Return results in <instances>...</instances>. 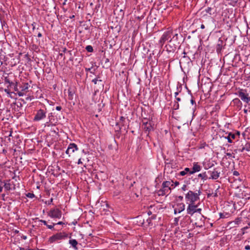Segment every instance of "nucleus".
I'll return each instance as SVG.
<instances>
[{
	"instance_id": "obj_46",
	"label": "nucleus",
	"mask_w": 250,
	"mask_h": 250,
	"mask_svg": "<svg viewBox=\"0 0 250 250\" xmlns=\"http://www.w3.org/2000/svg\"><path fill=\"white\" fill-rule=\"evenodd\" d=\"M245 249L246 250H250V246H249V245L246 246L245 247Z\"/></svg>"
},
{
	"instance_id": "obj_36",
	"label": "nucleus",
	"mask_w": 250,
	"mask_h": 250,
	"mask_svg": "<svg viewBox=\"0 0 250 250\" xmlns=\"http://www.w3.org/2000/svg\"><path fill=\"white\" fill-rule=\"evenodd\" d=\"M233 175L235 176H238L239 175V173L237 171H233Z\"/></svg>"
},
{
	"instance_id": "obj_22",
	"label": "nucleus",
	"mask_w": 250,
	"mask_h": 250,
	"mask_svg": "<svg viewBox=\"0 0 250 250\" xmlns=\"http://www.w3.org/2000/svg\"><path fill=\"white\" fill-rule=\"evenodd\" d=\"M183 54H184V55L183 57V58L180 60V63H181L182 62H184V61H186V62H189L190 60V58L186 56V53L185 51L183 52Z\"/></svg>"
},
{
	"instance_id": "obj_9",
	"label": "nucleus",
	"mask_w": 250,
	"mask_h": 250,
	"mask_svg": "<svg viewBox=\"0 0 250 250\" xmlns=\"http://www.w3.org/2000/svg\"><path fill=\"white\" fill-rule=\"evenodd\" d=\"M48 215L52 218L60 219L62 217V211L57 208H53L48 212Z\"/></svg>"
},
{
	"instance_id": "obj_12",
	"label": "nucleus",
	"mask_w": 250,
	"mask_h": 250,
	"mask_svg": "<svg viewBox=\"0 0 250 250\" xmlns=\"http://www.w3.org/2000/svg\"><path fill=\"white\" fill-rule=\"evenodd\" d=\"M143 126L145 132L147 133V135L151 131L154 129L153 125L151 121L143 122Z\"/></svg>"
},
{
	"instance_id": "obj_6",
	"label": "nucleus",
	"mask_w": 250,
	"mask_h": 250,
	"mask_svg": "<svg viewBox=\"0 0 250 250\" xmlns=\"http://www.w3.org/2000/svg\"><path fill=\"white\" fill-rule=\"evenodd\" d=\"M236 94L246 104H249L250 102V97H249V95L246 89L239 88L236 93Z\"/></svg>"
},
{
	"instance_id": "obj_43",
	"label": "nucleus",
	"mask_w": 250,
	"mask_h": 250,
	"mask_svg": "<svg viewBox=\"0 0 250 250\" xmlns=\"http://www.w3.org/2000/svg\"><path fill=\"white\" fill-rule=\"evenodd\" d=\"M1 199L3 200V201H5L6 199L5 198V194L3 193L1 194Z\"/></svg>"
},
{
	"instance_id": "obj_42",
	"label": "nucleus",
	"mask_w": 250,
	"mask_h": 250,
	"mask_svg": "<svg viewBox=\"0 0 250 250\" xmlns=\"http://www.w3.org/2000/svg\"><path fill=\"white\" fill-rule=\"evenodd\" d=\"M181 189L182 190L185 191L187 189V186L186 185H184Z\"/></svg>"
},
{
	"instance_id": "obj_33",
	"label": "nucleus",
	"mask_w": 250,
	"mask_h": 250,
	"mask_svg": "<svg viewBox=\"0 0 250 250\" xmlns=\"http://www.w3.org/2000/svg\"><path fill=\"white\" fill-rule=\"evenodd\" d=\"M56 225V223H52V225H47L46 227L49 229H53L54 228V227Z\"/></svg>"
},
{
	"instance_id": "obj_26",
	"label": "nucleus",
	"mask_w": 250,
	"mask_h": 250,
	"mask_svg": "<svg viewBox=\"0 0 250 250\" xmlns=\"http://www.w3.org/2000/svg\"><path fill=\"white\" fill-rule=\"evenodd\" d=\"M233 102L234 104H236L238 105L241 106L242 104L241 101L238 98H235L233 100Z\"/></svg>"
},
{
	"instance_id": "obj_49",
	"label": "nucleus",
	"mask_w": 250,
	"mask_h": 250,
	"mask_svg": "<svg viewBox=\"0 0 250 250\" xmlns=\"http://www.w3.org/2000/svg\"><path fill=\"white\" fill-rule=\"evenodd\" d=\"M175 99H176V101H177V102H178L181 101V98H179V97H177L176 98H175Z\"/></svg>"
},
{
	"instance_id": "obj_38",
	"label": "nucleus",
	"mask_w": 250,
	"mask_h": 250,
	"mask_svg": "<svg viewBox=\"0 0 250 250\" xmlns=\"http://www.w3.org/2000/svg\"><path fill=\"white\" fill-rule=\"evenodd\" d=\"M241 219L239 218H237L235 220V223L236 224H239V223L241 222Z\"/></svg>"
},
{
	"instance_id": "obj_45",
	"label": "nucleus",
	"mask_w": 250,
	"mask_h": 250,
	"mask_svg": "<svg viewBox=\"0 0 250 250\" xmlns=\"http://www.w3.org/2000/svg\"><path fill=\"white\" fill-rule=\"evenodd\" d=\"M62 107L61 106H57L56 107V110L58 111H60L62 109Z\"/></svg>"
},
{
	"instance_id": "obj_24",
	"label": "nucleus",
	"mask_w": 250,
	"mask_h": 250,
	"mask_svg": "<svg viewBox=\"0 0 250 250\" xmlns=\"http://www.w3.org/2000/svg\"><path fill=\"white\" fill-rule=\"evenodd\" d=\"M195 225L198 228H202L205 225V223L203 221L200 220L199 222H196L195 223Z\"/></svg>"
},
{
	"instance_id": "obj_2",
	"label": "nucleus",
	"mask_w": 250,
	"mask_h": 250,
	"mask_svg": "<svg viewBox=\"0 0 250 250\" xmlns=\"http://www.w3.org/2000/svg\"><path fill=\"white\" fill-rule=\"evenodd\" d=\"M173 187V182L171 181H166L162 183V188L158 190L159 196H164L168 195L171 190V187Z\"/></svg>"
},
{
	"instance_id": "obj_60",
	"label": "nucleus",
	"mask_w": 250,
	"mask_h": 250,
	"mask_svg": "<svg viewBox=\"0 0 250 250\" xmlns=\"http://www.w3.org/2000/svg\"><path fill=\"white\" fill-rule=\"evenodd\" d=\"M123 119H125V118L123 117H121V120H123Z\"/></svg>"
},
{
	"instance_id": "obj_48",
	"label": "nucleus",
	"mask_w": 250,
	"mask_h": 250,
	"mask_svg": "<svg viewBox=\"0 0 250 250\" xmlns=\"http://www.w3.org/2000/svg\"><path fill=\"white\" fill-rule=\"evenodd\" d=\"M226 155L228 156L229 158L232 156V154L230 153H227Z\"/></svg>"
},
{
	"instance_id": "obj_62",
	"label": "nucleus",
	"mask_w": 250,
	"mask_h": 250,
	"mask_svg": "<svg viewBox=\"0 0 250 250\" xmlns=\"http://www.w3.org/2000/svg\"><path fill=\"white\" fill-rule=\"evenodd\" d=\"M25 56L26 57H27V59H29V58H28V55H25Z\"/></svg>"
},
{
	"instance_id": "obj_63",
	"label": "nucleus",
	"mask_w": 250,
	"mask_h": 250,
	"mask_svg": "<svg viewBox=\"0 0 250 250\" xmlns=\"http://www.w3.org/2000/svg\"><path fill=\"white\" fill-rule=\"evenodd\" d=\"M244 112H245V113H246V112H247V110L246 109H245V110H244Z\"/></svg>"
},
{
	"instance_id": "obj_40",
	"label": "nucleus",
	"mask_w": 250,
	"mask_h": 250,
	"mask_svg": "<svg viewBox=\"0 0 250 250\" xmlns=\"http://www.w3.org/2000/svg\"><path fill=\"white\" fill-rule=\"evenodd\" d=\"M243 146H244L243 144H242V147L240 148L239 149V151L240 152H243L245 150V149H244V147Z\"/></svg>"
},
{
	"instance_id": "obj_28",
	"label": "nucleus",
	"mask_w": 250,
	"mask_h": 250,
	"mask_svg": "<svg viewBox=\"0 0 250 250\" xmlns=\"http://www.w3.org/2000/svg\"><path fill=\"white\" fill-rule=\"evenodd\" d=\"M85 49L88 52H92L93 51V49L91 45L86 46Z\"/></svg>"
},
{
	"instance_id": "obj_50",
	"label": "nucleus",
	"mask_w": 250,
	"mask_h": 250,
	"mask_svg": "<svg viewBox=\"0 0 250 250\" xmlns=\"http://www.w3.org/2000/svg\"><path fill=\"white\" fill-rule=\"evenodd\" d=\"M180 91H178L176 92H175L174 94H175V97L176 98L177 97V96L179 94V92H180Z\"/></svg>"
},
{
	"instance_id": "obj_64",
	"label": "nucleus",
	"mask_w": 250,
	"mask_h": 250,
	"mask_svg": "<svg viewBox=\"0 0 250 250\" xmlns=\"http://www.w3.org/2000/svg\"><path fill=\"white\" fill-rule=\"evenodd\" d=\"M68 52L70 54H71V51H68Z\"/></svg>"
},
{
	"instance_id": "obj_37",
	"label": "nucleus",
	"mask_w": 250,
	"mask_h": 250,
	"mask_svg": "<svg viewBox=\"0 0 250 250\" xmlns=\"http://www.w3.org/2000/svg\"><path fill=\"white\" fill-rule=\"evenodd\" d=\"M174 185L173 184V187H171L172 188H174L175 187L177 186L178 185H179V182H177V181H176L174 183Z\"/></svg>"
},
{
	"instance_id": "obj_8",
	"label": "nucleus",
	"mask_w": 250,
	"mask_h": 250,
	"mask_svg": "<svg viewBox=\"0 0 250 250\" xmlns=\"http://www.w3.org/2000/svg\"><path fill=\"white\" fill-rule=\"evenodd\" d=\"M47 113V110L46 108L44 109H40L37 111V113L35 114L33 120L34 121H40L46 118Z\"/></svg>"
},
{
	"instance_id": "obj_10",
	"label": "nucleus",
	"mask_w": 250,
	"mask_h": 250,
	"mask_svg": "<svg viewBox=\"0 0 250 250\" xmlns=\"http://www.w3.org/2000/svg\"><path fill=\"white\" fill-rule=\"evenodd\" d=\"M28 83H22V84L19 83V91H17L18 95L23 96L28 89Z\"/></svg>"
},
{
	"instance_id": "obj_7",
	"label": "nucleus",
	"mask_w": 250,
	"mask_h": 250,
	"mask_svg": "<svg viewBox=\"0 0 250 250\" xmlns=\"http://www.w3.org/2000/svg\"><path fill=\"white\" fill-rule=\"evenodd\" d=\"M172 33L173 31L171 28H168L167 30L163 33L159 40V43L161 46L164 45L167 41L170 39Z\"/></svg>"
},
{
	"instance_id": "obj_27",
	"label": "nucleus",
	"mask_w": 250,
	"mask_h": 250,
	"mask_svg": "<svg viewBox=\"0 0 250 250\" xmlns=\"http://www.w3.org/2000/svg\"><path fill=\"white\" fill-rule=\"evenodd\" d=\"M97 82L101 83L100 84L102 87L104 86V84L103 83H102L101 79H92V82L93 83L95 84H97Z\"/></svg>"
},
{
	"instance_id": "obj_52",
	"label": "nucleus",
	"mask_w": 250,
	"mask_h": 250,
	"mask_svg": "<svg viewBox=\"0 0 250 250\" xmlns=\"http://www.w3.org/2000/svg\"><path fill=\"white\" fill-rule=\"evenodd\" d=\"M37 36L39 37V38H40V37H42V34L41 33L39 32L38 33V35H37Z\"/></svg>"
},
{
	"instance_id": "obj_53",
	"label": "nucleus",
	"mask_w": 250,
	"mask_h": 250,
	"mask_svg": "<svg viewBox=\"0 0 250 250\" xmlns=\"http://www.w3.org/2000/svg\"><path fill=\"white\" fill-rule=\"evenodd\" d=\"M82 164V162L81 161V159H79V160H78V164Z\"/></svg>"
},
{
	"instance_id": "obj_17",
	"label": "nucleus",
	"mask_w": 250,
	"mask_h": 250,
	"mask_svg": "<svg viewBox=\"0 0 250 250\" xmlns=\"http://www.w3.org/2000/svg\"><path fill=\"white\" fill-rule=\"evenodd\" d=\"M236 135L233 133L229 132L228 135L225 138L227 139L228 142L229 143H232V140L235 139Z\"/></svg>"
},
{
	"instance_id": "obj_41",
	"label": "nucleus",
	"mask_w": 250,
	"mask_h": 250,
	"mask_svg": "<svg viewBox=\"0 0 250 250\" xmlns=\"http://www.w3.org/2000/svg\"><path fill=\"white\" fill-rule=\"evenodd\" d=\"M39 221H40V222L42 223H43L44 225H45V226H47V222H46V221H45V220H39Z\"/></svg>"
},
{
	"instance_id": "obj_11",
	"label": "nucleus",
	"mask_w": 250,
	"mask_h": 250,
	"mask_svg": "<svg viewBox=\"0 0 250 250\" xmlns=\"http://www.w3.org/2000/svg\"><path fill=\"white\" fill-rule=\"evenodd\" d=\"M174 213L175 214L180 213L185 209V204L183 202H177L174 206Z\"/></svg>"
},
{
	"instance_id": "obj_25",
	"label": "nucleus",
	"mask_w": 250,
	"mask_h": 250,
	"mask_svg": "<svg viewBox=\"0 0 250 250\" xmlns=\"http://www.w3.org/2000/svg\"><path fill=\"white\" fill-rule=\"evenodd\" d=\"M245 150H246L247 151H250V143H245V145L243 146Z\"/></svg>"
},
{
	"instance_id": "obj_44",
	"label": "nucleus",
	"mask_w": 250,
	"mask_h": 250,
	"mask_svg": "<svg viewBox=\"0 0 250 250\" xmlns=\"http://www.w3.org/2000/svg\"><path fill=\"white\" fill-rule=\"evenodd\" d=\"M190 102L192 104H196V102L193 99H191L190 100Z\"/></svg>"
},
{
	"instance_id": "obj_1",
	"label": "nucleus",
	"mask_w": 250,
	"mask_h": 250,
	"mask_svg": "<svg viewBox=\"0 0 250 250\" xmlns=\"http://www.w3.org/2000/svg\"><path fill=\"white\" fill-rule=\"evenodd\" d=\"M201 194L200 189L196 190L195 191L189 190L185 194V200L187 204L196 203L199 200V196Z\"/></svg>"
},
{
	"instance_id": "obj_29",
	"label": "nucleus",
	"mask_w": 250,
	"mask_h": 250,
	"mask_svg": "<svg viewBox=\"0 0 250 250\" xmlns=\"http://www.w3.org/2000/svg\"><path fill=\"white\" fill-rule=\"evenodd\" d=\"M173 109L174 110H177L179 108V104L178 103V102H175L173 105Z\"/></svg>"
},
{
	"instance_id": "obj_20",
	"label": "nucleus",
	"mask_w": 250,
	"mask_h": 250,
	"mask_svg": "<svg viewBox=\"0 0 250 250\" xmlns=\"http://www.w3.org/2000/svg\"><path fill=\"white\" fill-rule=\"evenodd\" d=\"M191 171H190V169L188 167H186L185 168V169L183 171H180L179 174H178V175H180V176H184L187 173H188V172H190Z\"/></svg>"
},
{
	"instance_id": "obj_57",
	"label": "nucleus",
	"mask_w": 250,
	"mask_h": 250,
	"mask_svg": "<svg viewBox=\"0 0 250 250\" xmlns=\"http://www.w3.org/2000/svg\"><path fill=\"white\" fill-rule=\"evenodd\" d=\"M178 36V34H175L174 36L173 37V38H174V37H177Z\"/></svg>"
},
{
	"instance_id": "obj_23",
	"label": "nucleus",
	"mask_w": 250,
	"mask_h": 250,
	"mask_svg": "<svg viewBox=\"0 0 250 250\" xmlns=\"http://www.w3.org/2000/svg\"><path fill=\"white\" fill-rule=\"evenodd\" d=\"M198 177L201 178L204 180H206L207 179H208L206 172L200 173L198 174Z\"/></svg>"
},
{
	"instance_id": "obj_19",
	"label": "nucleus",
	"mask_w": 250,
	"mask_h": 250,
	"mask_svg": "<svg viewBox=\"0 0 250 250\" xmlns=\"http://www.w3.org/2000/svg\"><path fill=\"white\" fill-rule=\"evenodd\" d=\"M68 99L69 100H72L75 94L74 90L71 88H69L68 90Z\"/></svg>"
},
{
	"instance_id": "obj_21",
	"label": "nucleus",
	"mask_w": 250,
	"mask_h": 250,
	"mask_svg": "<svg viewBox=\"0 0 250 250\" xmlns=\"http://www.w3.org/2000/svg\"><path fill=\"white\" fill-rule=\"evenodd\" d=\"M69 243L74 248L77 249L76 246L78 244V242L75 239H70L69 241Z\"/></svg>"
},
{
	"instance_id": "obj_30",
	"label": "nucleus",
	"mask_w": 250,
	"mask_h": 250,
	"mask_svg": "<svg viewBox=\"0 0 250 250\" xmlns=\"http://www.w3.org/2000/svg\"><path fill=\"white\" fill-rule=\"evenodd\" d=\"M26 196L29 198H33L35 197V195L33 193H27L26 194Z\"/></svg>"
},
{
	"instance_id": "obj_18",
	"label": "nucleus",
	"mask_w": 250,
	"mask_h": 250,
	"mask_svg": "<svg viewBox=\"0 0 250 250\" xmlns=\"http://www.w3.org/2000/svg\"><path fill=\"white\" fill-rule=\"evenodd\" d=\"M10 181V180H6L3 182V187L6 191H9L11 189V184Z\"/></svg>"
},
{
	"instance_id": "obj_31",
	"label": "nucleus",
	"mask_w": 250,
	"mask_h": 250,
	"mask_svg": "<svg viewBox=\"0 0 250 250\" xmlns=\"http://www.w3.org/2000/svg\"><path fill=\"white\" fill-rule=\"evenodd\" d=\"M211 10L212 8L211 7H208L205 9L206 12L208 13L210 15L212 14Z\"/></svg>"
},
{
	"instance_id": "obj_34",
	"label": "nucleus",
	"mask_w": 250,
	"mask_h": 250,
	"mask_svg": "<svg viewBox=\"0 0 250 250\" xmlns=\"http://www.w3.org/2000/svg\"><path fill=\"white\" fill-rule=\"evenodd\" d=\"M179 217H176V218H174V224L175 225H177L178 224V222H179Z\"/></svg>"
},
{
	"instance_id": "obj_47",
	"label": "nucleus",
	"mask_w": 250,
	"mask_h": 250,
	"mask_svg": "<svg viewBox=\"0 0 250 250\" xmlns=\"http://www.w3.org/2000/svg\"><path fill=\"white\" fill-rule=\"evenodd\" d=\"M91 69L92 68L86 69V71H87V75H88V72L91 73Z\"/></svg>"
},
{
	"instance_id": "obj_15",
	"label": "nucleus",
	"mask_w": 250,
	"mask_h": 250,
	"mask_svg": "<svg viewBox=\"0 0 250 250\" xmlns=\"http://www.w3.org/2000/svg\"><path fill=\"white\" fill-rule=\"evenodd\" d=\"M208 173L210 175V177L208 178L209 179L216 180L219 177L220 172L214 169L213 170H209Z\"/></svg>"
},
{
	"instance_id": "obj_56",
	"label": "nucleus",
	"mask_w": 250,
	"mask_h": 250,
	"mask_svg": "<svg viewBox=\"0 0 250 250\" xmlns=\"http://www.w3.org/2000/svg\"><path fill=\"white\" fill-rule=\"evenodd\" d=\"M3 189V188L1 186H0V193L2 192Z\"/></svg>"
},
{
	"instance_id": "obj_58",
	"label": "nucleus",
	"mask_w": 250,
	"mask_h": 250,
	"mask_svg": "<svg viewBox=\"0 0 250 250\" xmlns=\"http://www.w3.org/2000/svg\"><path fill=\"white\" fill-rule=\"evenodd\" d=\"M0 64H2V62L1 61V58H0Z\"/></svg>"
},
{
	"instance_id": "obj_61",
	"label": "nucleus",
	"mask_w": 250,
	"mask_h": 250,
	"mask_svg": "<svg viewBox=\"0 0 250 250\" xmlns=\"http://www.w3.org/2000/svg\"><path fill=\"white\" fill-rule=\"evenodd\" d=\"M214 196H217V193H215L214 194Z\"/></svg>"
},
{
	"instance_id": "obj_51",
	"label": "nucleus",
	"mask_w": 250,
	"mask_h": 250,
	"mask_svg": "<svg viewBox=\"0 0 250 250\" xmlns=\"http://www.w3.org/2000/svg\"><path fill=\"white\" fill-rule=\"evenodd\" d=\"M62 224H64V223H63L62 222H59L57 223H56V225H62Z\"/></svg>"
},
{
	"instance_id": "obj_35",
	"label": "nucleus",
	"mask_w": 250,
	"mask_h": 250,
	"mask_svg": "<svg viewBox=\"0 0 250 250\" xmlns=\"http://www.w3.org/2000/svg\"><path fill=\"white\" fill-rule=\"evenodd\" d=\"M4 91L7 93L8 94H10V93H11L10 92V88H8V87H7V88H5L4 89Z\"/></svg>"
},
{
	"instance_id": "obj_32",
	"label": "nucleus",
	"mask_w": 250,
	"mask_h": 250,
	"mask_svg": "<svg viewBox=\"0 0 250 250\" xmlns=\"http://www.w3.org/2000/svg\"><path fill=\"white\" fill-rule=\"evenodd\" d=\"M184 197L183 196H178L176 197V201L181 202L183 200Z\"/></svg>"
},
{
	"instance_id": "obj_39",
	"label": "nucleus",
	"mask_w": 250,
	"mask_h": 250,
	"mask_svg": "<svg viewBox=\"0 0 250 250\" xmlns=\"http://www.w3.org/2000/svg\"><path fill=\"white\" fill-rule=\"evenodd\" d=\"M219 216L220 218H225L226 217L225 215L223 213H220Z\"/></svg>"
},
{
	"instance_id": "obj_16",
	"label": "nucleus",
	"mask_w": 250,
	"mask_h": 250,
	"mask_svg": "<svg viewBox=\"0 0 250 250\" xmlns=\"http://www.w3.org/2000/svg\"><path fill=\"white\" fill-rule=\"evenodd\" d=\"M201 169V166L197 163H194L192 171L190 172V174H193L195 172L200 171Z\"/></svg>"
},
{
	"instance_id": "obj_59",
	"label": "nucleus",
	"mask_w": 250,
	"mask_h": 250,
	"mask_svg": "<svg viewBox=\"0 0 250 250\" xmlns=\"http://www.w3.org/2000/svg\"><path fill=\"white\" fill-rule=\"evenodd\" d=\"M60 56H61V57H62V56H63L62 53H60Z\"/></svg>"
},
{
	"instance_id": "obj_5",
	"label": "nucleus",
	"mask_w": 250,
	"mask_h": 250,
	"mask_svg": "<svg viewBox=\"0 0 250 250\" xmlns=\"http://www.w3.org/2000/svg\"><path fill=\"white\" fill-rule=\"evenodd\" d=\"M68 237L67 233L64 232H61L57 233L49 238V242L50 243H54V242L58 240H64L66 239Z\"/></svg>"
},
{
	"instance_id": "obj_14",
	"label": "nucleus",
	"mask_w": 250,
	"mask_h": 250,
	"mask_svg": "<svg viewBox=\"0 0 250 250\" xmlns=\"http://www.w3.org/2000/svg\"><path fill=\"white\" fill-rule=\"evenodd\" d=\"M78 149V148L77 146L75 144L71 143L69 145L65 153L70 156L71 154L74 153L75 151H77Z\"/></svg>"
},
{
	"instance_id": "obj_4",
	"label": "nucleus",
	"mask_w": 250,
	"mask_h": 250,
	"mask_svg": "<svg viewBox=\"0 0 250 250\" xmlns=\"http://www.w3.org/2000/svg\"><path fill=\"white\" fill-rule=\"evenodd\" d=\"M199 204L195 203L188 204L187 212L188 214L193 215L194 213L197 212L201 215L202 208H198Z\"/></svg>"
},
{
	"instance_id": "obj_54",
	"label": "nucleus",
	"mask_w": 250,
	"mask_h": 250,
	"mask_svg": "<svg viewBox=\"0 0 250 250\" xmlns=\"http://www.w3.org/2000/svg\"><path fill=\"white\" fill-rule=\"evenodd\" d=\"M53 198H51V199H50V200H49V201L48 204H51V203H52V202H53Z\"/></svg>"
},
{
	"instance_id": "obj_55",
	"label": "nucleus",
	"mask_w": 250,
	"mask_h": 250,
	"mask_svg": "<svg viewBox=\"0 0 250 250\" xmlns=\"http://www.w3.org/2000/svg\"><path fill=\"white\" fill-rule=\"evenodd\" d=\"M205 28V25H204L203 24H201V29H204Z\"/></svg>"
},
{
	"instance_id": "obj_13",
	"label": "nucleus",
	"mask_w": 250,
	"mask_h": 250,
	"mask_svg": "<svg viewBox=\"0 0 250 250\" xmlns=\"http://www.w3.org/2000/svg\"><path fill=\"white\" fill-rule=\"evenodd\" d=\"M4 84H6L8 88H13L15 91H19V83L17 82L15 83L10 82L9 79H5Z\"/></svg>"
},
{
	"instance_id": "obj_3",
	"label": "nucleus",
	"mask_w": 250,
	"mask_h": 250,
	"mask_svg": "<svg viewBox=\"0 0 250 250\" xmlns=\"http://www.w3.org/2000/svg\"><path fill=\"white\" fill-rule=\"evenodd\" d=\"M201 83V88L203 92L209 93L211 91L212 83L210 79H198V83Z\"/></svg>"
}]
</instances>
